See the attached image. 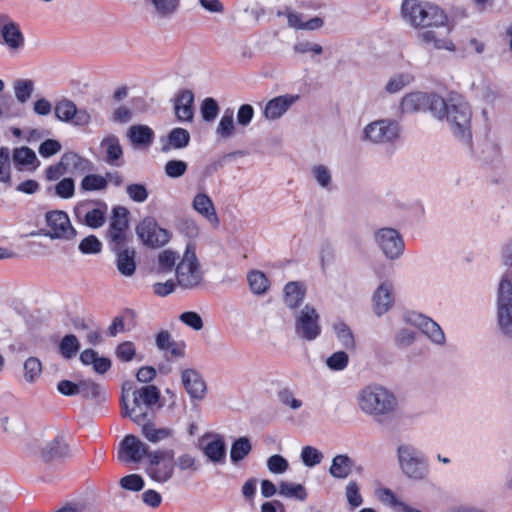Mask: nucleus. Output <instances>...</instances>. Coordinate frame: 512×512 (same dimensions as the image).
<instances>
[{
  "label": "nucleus",
  "mask_w": 512,
  "mask_h": 512,
  "mask_svg": "<svg viewBox=\"0 0 512 512\" xmlns=\"http://www.w3.org/2000/svg\"><path fill=\"white\" fill-rule=\"evenodd\" d=\"M402 13L413 27L426 29L419 34L422 42L435 49L455 50L453 42L448 38L453 26L442 8L429 2L405 0Z\"/></svg>",
  "instance_id": "f257e3e1"
},
{
  "label": "nucleus",
  "mask_w": 512,
  "mask_h": 512,
  "mask_svg": "<svg viewBox=\"0 0 512 512\" xmlns=\"http://www.w3.org/2000/svg\"><path fill=\"white\" fill-rule=\"evenodd\" d=\"M360 409L381 422L390 417L397 408L396 397L386 388L379 385H369L358 395Z\"/></svg>",
  "instance_id": "f03ea898"
},
{
  "label": "nucleus",
  "mask_w": 512,
  "mask_h": 512,
  "mask_svg": "<svg viewBox=\"0 0 512 512\" xmlns=\"http://www.w3.org/2000/svg\"><path fill=\"white\" fill-rule=\"evenodd\" d=\"M160 391L155 385H145L133 390V407L130 408L124 396L121 397V415L129 417L134 423L141 424L148 420L149 410L161 407Z\"/></svg>",
  "instance_id": "7ed1b4c3"
},
{
  "label": "nucleus",
  "mask_w": 512,
  "mask_h": 512,
  "mask_svg": "<svg viewBox=\"0 0 512 512\" xmlns=\"http://www.w3.org/2000/svg\"><path fill=\"white\" fill-rule=\"evenodd\" d=\"M177 284L182 289H197L203 283V271L198 262L195 247L188 245L181 262L176 267Z\"/></svg>",
  "instance_id": "20e7f679"
},
{
  "label": "nucleus",
  "mask_w": 512,
  "mask_h": 512,
  "mask_svg": "<svg viewBox=\"0 0 512 512\" xmlns=\"http://www.w3.org/2000/svg\"><path fill=\"white\" fill-rule=\"evenodd\" d=\"M446 118L457 137L467 141L471 139V110L466 102L450 98Z\"/></svg>",
  "instance_id": "39448f33"
},
{
  "label": "nucleus",
  "mask_w": 512,
  "mask_h": 512,
  "mask_svg": "<svg viewBox=\"0 0 512 512\" xmlns=\"http://www.w3.org/2000/svg\"><path fill=\"white\" fill-rule=\"evenodd\" d=\"M498 321L502 332L512 338V279L506 273L498 288Z\"/></svg>",
  "instance_id": "423d86ee"
},
{
  "label": "nucleus",
  "mask_w": 512,
  "mask_h": 512,
  "mask_svg": "<svg viewBox=\"0 0 512 512\" xmlns=\"http://www.w3.org/2000/svg\"><path fill=\"white\" fill-rule=\"evenodd\" d=\"M173 450H158L152 452L146 467V473L156 482L165 483L174 473Z\"/></svg>",
  "instance_id": "0eeeda50"
},
{
  "label": "nucleus",
  "mask_w": 512,
  "mask_h": 512,
  "mask_svg": "<svg viewBox=\"0 0 512 512\" xmlns=\"http://www.w3.org/2000/svg\"><path fill=\"white\" fill-rule=\"evenodd\" d=\"M136 234L144 245L159 248L167 244L171 233L161 228L153 217L144 218L136 227Z\"/></svg>",
  "instance_id": "6e6552de"
},
{
  "label": "nucleus",
  "mask_w": 512,
  "mask_h": 512,
  "mask_svg": "<svg viewBox=\"0 0 512 512\" xmlns=\"http://www.w3.org/2000/svg\"><path fill=\"white\" fill-rule=\"evenodd\" d=\"M398 458L403 472L412 479L422 480L428 474L426 462L418 457L417 451L408 445L398 448Z\"/></svg>",
  "instance_id": "1a4fd4ad"
},
{
  "label": "nucleus",
  "mask_w": 512,
  "mask_h": 512,
  "mask_svg": "<svg viewBox=\"0 0 512 512\" xmlns=\"http://www.w3.org/2000/svg\"><path fill=\"white\" fill-rule=\"evenodd\" d=\"M128 215V209L123 206L113 208L111 222L107 230V238L111 249H117V245L120 244H127Z\"/></svg>",
  "instance_id": "9d476101"
},
{
  "label": "nucleus",
  "mask_w": 512,
  "mask_h": 512,
  "mask_svg": "<svg viewBox=\"0 0 512 512\" xmlns=\"http://www.w3.org/2000/svg\"><path fill=\"white\" fill-rule=\"evenodd\" d=\"M297 335L306 340H314L321 333L319 315L313 306L305 305L295 319Z\"/></svg>",
  "instance_id": "9b49d317"
},
{
  "label": "nucleus",
  "mask_w": 512,
  "mask_h": 512,
  "mask_svg": "<svg viewBox=\"0 0 512 512\" xmlns=\"http://www.w3.org/2000/svg\"><path fill=\"white\" fill-rule=\"evenodd\" d=\"M46 224L49 228L46 233L52 239H71L76 231L71 226L70 219L66 212L54 210L46 213Z\"/></svg>",
  "instance_id": "f8f14e48"
},
{
  "label": "nucleus",
  "mask_w": 512,
  "mask_h": 512,
  "mask_svg": "<svg viewBox=\"0 0 512 512\" xmlns=\"http://www.w3.org/2000/svg\"><path fill=\"white\" fill-rule=\"evenodd\" d=\"M151 454L148 445L132 434L126 435L119 445L118 458L122 462L137 463Z\"/></svg>",
  "instance_id": "ddd939ff"
},
{
  "label": "nucleus",
  "mask_w": 512,
  "mask_h": 512,
  "mask_svg": "<svg viewBox=\"0 0 512 512\" xmlns=\"http://www.w3.org/2000/svg\"><path fill=\"white\" fill-rule=\"evenodd\" d=\"M375 239L383 253L390 259L398 258L404 251V242L399 233L392 228H382Z\"/></svg>",
  "instance_id": "4468645a"
},
{
  "label": "nucleus",
  "mask_w": 512,
  "mask_h": 512,
  "mask_svg": "<svg viewBox=\"0 0 512 512\" xmlns=\"http://www.w3.org/2000/svg\"><path fill=\"white\" fill-rule=\"evenodd\" d=\"M399 135V126L394 121L379 120L365 128V136L372 142L384 143L395 140Z\"/></svg>",
  "instance_id": "2eb2a0df"
},
{
  "label": "nucleus",
  "mask_w": 512,
  "mask_h": 512,
  "mask_svg": "<svg viewBox=\"0 0 512 512\" xmlns=\"http://www.w3.org/2000/svg\"><path fill=\"white\" fill-rule=\"evenodd\" d=\"M0 43L13 50H18L24 45V36L19 25L7 14H0Z\"/></svg>",
  "instance_id": "dca6fc26"
},
{
  "label": "nucleus",
  "mask_w": 512,
  "mask_h": 512,
  "mask_svg": "<svg viewBox=\"0 0 512 512\" xmlns=\"http://www.w3.org/2000/svg\"><path fill=\"white\" fill-rule=\"evenodd\" d=\"M117 246V249H111L117 256V269L122 275L131 277L136 271V252L133 248L127 247V244H120Z\"/></svg>",
  "instance_id": "f3484780"
},
{
  "label": "nucleus",
  "mask_w": 512,
  "mask_h": 512,
  "mask_svg": "<svg viewBox=\"0 0 512 512\" xmlns=\"http://www.w3.org/2000/svg\"><path fill=\"white\" fill-rule=\"evenodd\" d=\"M176 118L181 122H191L194 117V94L191 90L178 93L174 105Z\"/></svg>",
  "instance_id": "a211bd4d"
},
{
  "label": "nucleus",
  "mask_w": 512,
  "mask_h": 512,
  "mask_svg": "<svg viewBox=\"0 0 512 512\" xmlns=\"http://www.w3.org/2000/svg\"><path fill=\"white\" fill-rule=\"evenodd\" d=\"M70 456V447L62 435L56 436L41 450V458L44 462H51Z\"/></svg>",
  "instance_id": "6ab92c4d"
},
{
  "label": "nucleus",
  "mask_w": 512,
  "mask_h": 512,
  "mask_svg": "<svg viewBox=\"0 0 512 512\" xmlns=\"http://www.w3.org/2000/svg\"><path fill=\"white\" fill-rule=\"evenodd\" d=\"M182 383L191 398L202 399L204 397L206 392V385L201 375L196 370H183Z\"/></svg>",
  "instance_id": "aec40b11"
},
{
  "label": "nucleus",
  "mask_w": 512,
  "mask_h": 512,
  "mask_svg": "<svg viewBox=\"0 0 512 512\" xmlns=\"http://www.w3.org/2000/svg\"><path fill=\"white\" fill-rule=\"evenodd\" d=\"M411 323L419 327L433 342L442 344L445 340L444 333L441 327L432 319L422 315H414L410 319Z\"/></svg>",
  "instance_id": "412c9836"
},
{
  "label": "nucleus",
  "mask_w": 512,
  "mask_h": 512,
  "mask_svg": "<svg viewBox=\"0 0 512 512\" xmlns=\"http://www.w3.org/2000/svg\"><path fill=\"white\" fill-rule=\"evenodd\" d=\"M393 287L389 282L382 283L373 295L374 311L380 316L386 313L393 305Z\"/></svg>",
  "instance_id": "4be33fe9"
},
{
  "label": "nucleus",
  "mask_w": 512,
  "mask_h": 512,
  "mask_svg": "<svg viewBox=\"0 0 512 512\" xmlns=\"http://www.w3.org/2000/svg\"><path fill=\"white\" fill-rule=\"evenodd\" d=\"M207 438L201 439L204 454L214 463H224L226 459V445L223 438L216 435L214 439L206 443Z\"/></svg>",
  "instance_id": "5701e85b"
},
{
  "label": "nucleus",
  "mask_w": 512,
  "mask_h": 512,
  "mask_svg": "<svg viewBox=\"0 0 512 512\" xmlns=\"http://www.w3.org/2000/svg\"><path fill=\"white\" fill-rule=\"evenodd\" d=\"M61 165H64L67 172L76 174L93 170V164L86 158L74 152L64 153L61 157Z\"/></svg>",
  "instance_id": "b1692460"
},
{
  "label": "nucleus",
  "mask_w": 512,
  "mask_h": 512,
  "mask_svg": "<svg viewBox=\"0 0 512 512\" xmlns=\"http://www.w3.org/2000/svg\"><path fill=\"white\" fill-rule=\"evenodd\" d=\"M162 152H169L173 149H182L189 145L190 133L184 128H174L167 135L166 140L162 139Z\"/></svg>",
  "instance_id": "393cba45"
},
{
  "label": "nucleus",
  "mask_w": 512,
  "mask_h": 512,
  "mask_svg": "<svg viewBox=\"0 0 512 512\" xmlns=\"http://www.w3.org/2000/svg\"><path fill=\"white\" fill-rule=\"evenodd\" d=\"M297 97L279 96L270 100L264 109V115L267 119H277L282 116L287 109L294 103Z\"/></svg>",
  "instance_id": "a878e982"
},
{
  "label": "nucleus",
  "mask_w": 512,
  "mask_h": 512,
  "mask_svg": "<svg viewBox=\"0 0 512 512\" xmlns=\"http://www.w3.org/2000/svg\"><path fill=\"white\" fill-rule=\"evenodd\" d=\"M142 435L151 443H158L165 439L171 438L174 431L168 427H157L155 423L147 421L141 424Z\"/></svg>",
  "instance_id": "bb28decb"
},
{
  "label": "nucleus",
  "mask_w": 512,
  "mask_h": 512,
  "mask_svg": "<svg viewBox=\"0 0 512 512\" xmlns=\"http://www.w3.org/2000/svg\"><path fill=\"white\" fill-rule=\"evenodd\" d=\"M101 147L105 149V160L107 163L114 166L122 165V163H120L119 161L122 159L123 150L120 145L119 139L116 136L110 135L104 138L101 142Z\"/></svg>",
  "instance_id": "cd10ccee"
},
{
  "label": "nucleus",
  "mask_w": 512,
  "mask_h": 512,
  "mask_svg": "<svg viewBox=\"0 0 512 512\" xmlns=\"http://www.w3.org/2000/svg\"><path fill=\"white\" fill-rule=\"evenodd\" d=\"M354 466V461L348 455L339 454L333 458L329 473L334 478L345 479L351 474Z\"/></svg>",
  "instance_id": "c85d7f7f"
},
{
  "label": "nucleus",
  "mask_w": 512,
  "mask_h": 512,
  "mask_svg": "<svg viewBox=\"0 0 512 512\" xmlns=\"http://www.w3.org/2000/svg\"><path fill=\"white\" fill-rule=\"evenodd\" d=\"M128 137L137 147H148L154 140V131L146 125H132Z\"/></svg>",
  "instance_id": "c756f323"
},
{
  "label": "nucleus",
  "mask_w": 512,
  "mask_h": 512,
  "mask_svg": "<svg viewBox=\"0 0 512 512\" xmlns=\"http://www.w3.org/2000/svg\"><path fill=\"white\" fill-rule=\"evenodd\" d=\"M193 208L201 215L206 217L210 222L218 225L217 217L212 200L206 194H197L193 200Z\"/></svg>",
  "instance_id": "7c9ffc66"
},
{
  "label": "nucleus",
  "mask_w": 512,
  "mask_h": 512,
  "mask_svg": "<svg viewBox=\"0 0 512 512\" xmlns=\"http://www.w3.org/2000/svg\"><path fill=\"white\" fill-rule=\"evenodd\" d=\"M305 296V288L299 282H289L284 287V301L289 308L298 307Z\"/></svg>",
  "instance_id": "2f4dec72"
},
{
  "label": "nucleus",
  "mask_w": 512,
  "mask_h": 512,
  "mask_svg": "<svg viewBox=\"0 0 512 512\" xmlns=\"http://www.w3.org/2000/svg\"><path fill=\"white\" fill-rule=\"evenodd\" d=\"M150 3L158 18L167 19L178 12L181 0H150Z\"/></svg>",
  "instance_id": "473e14b6"
},
{
  "label": "nucleus",
  "mask_w": 512,
  "mask_h": 512,
  "mask_svg": "<svg viewBox=\"0 0 512 512\" xmlns=\"http://www.w3.org/2000/svg\"><path fill=\"white\" fill-rule=\"evenodd\" d=\"M428 103V97L423 93H410L401 102L403 112H416Z\"/></svg>",
  "instance_id": "72a5a7b5"
},
{
  "label": "nucleus",
  "mask_w": 512,
  "mask_h": 512,
  "mask_svg": "<svg viewBox=\"0 0 512 512\" xmlns=\"http://www.w3.org/2000/svg\"><path fill=\"white\" fill-rule=\"evenodd\" d=\"M55 116L63 122H71L75 116L76 105L73 101L62 98L57 101L54 107Z\"/></svg>",
  "instance_id": "f704fd0d"
},
{
  "label": "nucleus",
  "mask_w": 512,
  "mask_h": 512,
  "mask_svg": "<svg viewBox=\"0 0 512 512\" xmlns=\"http://www.w3.org/2000/svg\"><path fill=\"white\" fill-rule=\"evenodd\" d=\"M252 450V445L247 437H240L237 439L231 447L230 458L231 461L236 464L243 460Z\"/></svg>",
  "instance_id": "c9c22d12"
},
{
  "label": "nucleus",
  "mask_w": 512,
  "mask_h": 512,
  "mask_svg": "<svg viewBox=\"0 0 512 512\" xmlns=\"http://www.w3.org/2000/svg\"><path fill=\"white\" fill-rule=\"evenodd\" d=\"M13 161L16 165H33L35 169L39 165V161L35 152L28 147L16 148L13 152Z\"/></svg>",
  "instance_id": "e433bc0d"
},
{
  "label": "nucleus",
  "mask_w": 512,
  "mask_h": 512,
  "mask_svg": "<svg viewBox=\"0 0 512 512\" xmlns=\"http://www.w3.org/2000/svg\"><path fill=\"white\" fill-rule=\"evenodd\" d=\"M79 349L80 342L78 338L73 334L64 336L59 344V352L66 359H71L74 357Z\"/></svg>",
  "instance_id": "4c0bfd02"
},
{
  "label": "nucleus",
  "mask_w": 512,
  "mask_h": 512,
  "mask_svg": "<svg viewBox=\"0 0 512 512\" xmlns=\"http://www.w3.org/2000/svg\"><path fill=\"white\" fill-rule=\"evenodd\" d=\"M235 131L234 113L231 109H226L217 127V134L222 138H230Z\"/></svg>",
  "instance_id": "58836bf2"
},
{
  "label": "nucleus",
  "mask_w": 512,
  "mask_h": 512,
  "mask_svg": "<svg viewBox=\"0 0 512 512\" xmlns=\"http://www.w3.org/2000/svg\"><path fill=\"white\" fill-rule=\"evenodd\" d=\"M250 289L255 294H264L269 287V281L261 271H252L248 274Z\"/></svg>",
  "instance_id": "ea45409f"
},
{
  "label": "nucleus",
  "mask_w": 512,
  "mask_h": 512,
  "mask_svg": "<svg viewBox=\"0 0 512 512\" xmlns=\"http://www.w3.org/2000/svg\"><path fill=\"white\" fill-rule=\"evenodd\" d=\"M101 208L88 210L84 214V222L91 228L101 227L105 223L106 204L102 203Z\"/></svg>",
  "instance_id": "a19ab883"
},
{
  "label": "nucleus",
  "mask_w": 512,
  "mask_h": 512,
  "mask_svg": "<svg viewBox=\"0 0 512 512\" xmlns=\"http://www.w3.org/2000/svg\"><path fill=\"white\" fill-rule=\"evenodd\" d=\"M84 191H102L107 188V179L98 174L86 175L80 184Z\"/></svg>",
  "instance_id": "79ce46f5"
},
{
  "label": "nucleus",
  "mask_w": 512,
  "mask_h": 512,
  "mask_svg": "<svg viewBox=\"0 0 512 512\" xmlns=\"http://www.w3.org/2000/svg\"><path fill=\"white\" fill-rule=\"evenodd\" d=\"M14 91L17 100L20 103H25L34 91V83L32 80L18 79L14 82Z\"/></svg>",
  "instance_id": "37998d69"
},
{
  "label": "nucleus",
  "mask_w": 512,
  "mask_h": 512,
  "mask_svg": "<svg viewBox=\"0 0 512 512\" xmlns=\"http://www.w3.org/2000/svg\"><path fill=\"white\" fill-rule=\"evenodd\" d=\"M279 493L286 497H295L301 501L307 498V492L301 484H291L285 481L279 483Z\"/></svg>",
  "instance_id": "c03bdc74"
},
{
  "label": "nucleus",
  "mask_w": 512,
  "mask_h": 512,
  "mask_svg": "<svg viewBox=\"0 0 512 512\" xmlns=\"http://www.w3.org/2000/svg\"><path fill=\"white\" fill-rule=\"evenodd\" d=\"M429 108L431 112L438 118L442 119L444 116L447 115L449 106H450V99L447 101L443 99L442 97L438 95H432L431 97H428V103Z\"/></svg>",
  "instance_id": "a18cd8bd"
},
{
  "label": "nucleus",
  "mask_w": 512,
  "mask_h": 512,
  "mask_svg": "<svg viewBox=\"0 0 512 512\" xmlns=\"http://www.w3.org/2000/svg\"><path fill=\"white\" fill-rule=\"evenodd\" d=\"M42 372V364L36 357H30L24 362V377L28 382H34Z\"/></svg>",
  "instance_id": "49530a36"
},
{
  "label": "nucleus",
  "mask_w": 512,
  "mask_h": 512,
  "mask_svg": "<svg viewBox=\"0 0 512 512\" xmlns=\"http://www.w3.org/2000/svg\"><path fill=\"white\" fill-rule=\"evenodd\" d=\"M10 174V152L7 147L0 148V182L9 183Z\"/></svg>",
  "instance_id": "de8ad7c7"
},
{
  "label": "nucleus",
  "mask_w": 512,
  "mask_h": 512,
  "mask_svg": "<svg viewBox=\"0 0 512 512\" xmlns=\"http://www.w3.org/2000/svg\"><path fill=\"white\" fill-rule=\"evenodd\" d=\"M187 169V163L182 160H169L164 166V171L170 178H179L183 176Z\"/></svg>",
  "instance_id": "09e8293b"
},
{
  "label": "nucleus",
  "mask_w": 512,
  "mask_h": 512,
  "mask_svg": "<svg viewBox=\"0 0 512 512\" xmlns=\"http://www.w3.org/2000/svg\"><path fill=\"white\" fill-rule=\"evenodd\" d=\"M219 113V105L213 98H206L201 104V114L205 121H213Z\"/></svg>",
  "instance_id": "8fccbe9b"
},
{
  "label": "nucleus",
  "mask_w": 512,
  "mask_h": 512,
  "mask_svg": "<svg viewBox=\"0 0 512 512\" xmlns=\"http://www.w3.org/2000/svg\"><path fill=\"white\" fill-rule=\"evenodd\" d=\"M178 256L172 250H164L158 256V270L160 272L171 271L174 267Z\"/></svg>",
  "instance_id": "3c124183"
},
{
  "label": "nucleus",
  "mask_w": 512,
  "mask_h": 512,
  "mask_svg": "<svg viewBox=\"0 0 512 512\" xmlns=\"http://www.w3.org/2000/svg\"><path fill=\"white\" fill-rule=\"evenodd\" d=\"M79 394L84 398L99 400L101 398V388L98 384L92 381H80Z\"/></svg>",
  "instance_id": "603ef678"
},
{
  "label": "nucleus",
  "mask_w": 512,
  "mask_h": 512,
  "mask_svg": "<svg viewBox=\"0 0 512 512\" xmlns=\"http://www.w3.org/2000/svg\"><path fill=\"white\" fill-rule=\"evenodd\" d=\"M79 250L83 254H97L102 250V243L96 236L89 235L80 242Z\"/></svg>",
  "instance_id": "864d4df0"
},
{
  "label": "nucleus",
  "mask_w": 512,
  "mask_h": 512,
  "mask_svg": "<svg viewBox=\"0 0 512 512\" xmlns=\"http://www.w3.org/2000/svg\"><path fill=\"white\" fill-rule=\"evenodd\" d=\"M301 458L306 466L313 467L322 461L323 454L312 446H305Z\"/></svg>",
  "instance_id": "5fc2aeb1"
},
{
  "label": "nucleus",
  "mask_w": 512,
  "mask_h": 512,
  "mask_svg": "<svg viewBox=\"0 0 512 512\" xmlns=\"http://www.w3.org/2000/svg\"><path fill=\"white\" fill-rule=\"evenodd\" d=\"M346 498L349 503V505L354 509L356 507H359L362 502L363 498L360 494V488L356 481H350L346 486Z\"/></svg>",
  "instance_id": "6e6d98bb"
},
{
  "label": "nucleus",
  "mask_w": 512,
  "mask_h": 512,
  "mask_svg": "<svg viewBox=\"0 0 512 512\" xmlns=\"http://www.w3.org/2000/svg\"><path fill=\"white\" fill-rule=\"evenodd\" d=\"M337 336L341 340L342 345L346 349H354L355 348V340L354 336L350 330V328L344 324L340 323L339 325L335 326Z\"/></svg>",
  "instance_id": "4d7b16f0"
},
{
  "label": "nucleus",
  "mask_w": 512,
  "mask_h": 512,
  "mask_svg": "<svg viewBox=\"0 0 512 512\" xmlns=\"http://www.w3.org/2000/svg\"><path fill=\"white\" fill-rule=\"evenodd\" d=\"M120 486L130 491H140L144 487V480L138 474H130L120 479Z\"/></svg>",
  "instance_id": "13d9d810"
},
{
  "label": "nucleus",
  "mask_w": 512,
  "mask_h": 512,
  "mask_svg": "<svg viewBox=\"0 0 512 512\" xmlns=\"http://www.w3.org/2000/svg\"><path fill=\"white\" fill-rule=\"evenodd\" d=\"M75 184L72 178H64L55 186V193L57 196L68 199L74 195Z\"/></svg>",
  "instance_id": "bf43d9fd"
},
{
  "label": "nucleus",
  "mask_w": 512,
  "mask_h": 512,
  "mask_svg": "<svg viewBox=\"0 0 512 512\" xmlns=\"http://www.w3.org/2000/svg\"><path fill=\"white\" fill-rule=\"evenodd\" d=\"M115 353L121 361L129 362L136 354L135 345L131 341L122 342L116 347Z\"/></svg>",
  "instance_id": "052dcab7"
},
{
  "label": "nucleus",
  "mask_w": 512,
  "mask_h": 512,
  "mask_svg": "<svg viewBox=\"0 0 512 512\" xmlns=\"http://www.w3.org/2000/svg\"><path fill=\"white\" fill-rule=\"evenodd\" d=\"M348 355L344 351L333 353L326 361L331 370H343L348 364Z\"/></svg>",
  "instance_id": "680f3d73"
},
{
  "label": "nucleus",
  "mask_w": 512,
  "mask_h": 512,
  "mask_svg": "<svg viewBox=\"0 0 512 512\" xmlns=\"http://www.w3.org/2000/svg\"><path fill=\"white\" fill-rule=\"evenodd\" d=\"M279 401L291 409L296 410L302 406V401L294 397L293 392L289 388H283L278 392Z\"/></svg>",
  "instance_id": "e2e57ef3"
},
{
  "label": "nucleus",
  "mask_w": 512,
  "mask_h": 512,
  "mask_svg": "<svg viewBox=\"0 0 512 512\" xmlns=\"http://www.w3.org/2000/svg\"><path fill=\"white\" fill-rule=\"evenodd\" d=\"M267 466L272 473L281 474L288 469L289 464L281 455H273L267 460Z\"/></svg>",
  "instance_id": "0e129e2a"
},
{
  "label": "nucleus",
  "mask_w": 512,
  "mask_h": 512,
  "mask_svg": "<svg viewBox=\"0 0 512 512\" xmlns=\"http://www.w3.org/2000/svg\"><path fill=\"white\" fill-rule=\"evenodd\" d=\"M126 192L135 202H144L148 198V191L142 184H130L127 186Z\"/></svg>",
  "instance_id": "69168bd1"
},
{
  "label": "nucleus",
  "mask_w": 512,
  "mask_h": 512,
  "mask_svg": "<svg viewBox=\"0 0 512 512\" xmlns=\"http://www.w3.org/2000/svg\"><path fill=\"white\" fill-rule=\"evenodd\" d=\"M179 319L187 326L194 330H201L203 328V321L201 316L193 311L184 312L179 316Z\"/></svg>",
  "instance_id": "338daca9"
},
{
  "label": "nucleus",
  "mask_w": 512,
  "mask_h": 512,
  "mask_svg": "<svg viewBox=\"0 0 512 512\" xmlns=\"http://www.w3.org/2000/svg\"><path fill=\"white\" fill-rule=\"evenodd\" d=\"M61 150V144L54 139H47L39 146V153L43 157H50Z\"/></svg>",
  "instance_id": "774afa93"
}]
</instances>
